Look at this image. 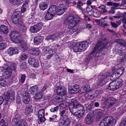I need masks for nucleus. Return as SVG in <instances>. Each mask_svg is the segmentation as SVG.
Returning <instances> with one entry per match:
<instances>
[{
    "instance_id": "f257e3e1",
    "label": "nucleus",
    "mask_w": 126,
    "mask_h": 126,
    "mask_svg": "<svg viewBox=\"0 0 126 126\" xmlns=\"http://www.w3.org/2000/svg\"><path fill=\"white\" fill-rule=\"evenodd\" d=\"M79 21V20H77L73 16H69L65 20L64 23L66 24L67 23H68L69 28H77L76 26Z\"/></svg>"
},
{
    "instance_id": "f03ea898",
    "label": "nucleus",
    "mask_w": 126,
    "mask_h": 126,
    "mask_svg": "<svg viewBox=\"0 0 126 126\" xmlns=\"http://www.w3.org/2000/svg\"><path fill=\"white\" fill-rule=\"evenodd\" d=\"M70 123V120L67 116H64L60 120L58 123L59 126H69Z\"/></svg>"
},
{
    "instance_id": "7ed1b4c3",
    "label": "nucleus",
    "mask_w": 126,
    "mask_h": 126,
    "mask_svg": "<svg viewBox=\"0 0 126 126\" xmlns=\"http://www.w3.org/2000/svg\"><path fill=\"white\" fill-rule=\"evenodd\" d=\"M12 123L13 126H27L26 120L23 119L18 120L14 119Z\"/></svg>"
},
{
    "instance_id": "20e7f679",
    "label": "nucleus",
    "mask_w": 126,
    "mask_h": 126,
    "mask_svg": "<svg viewBox=\"0 0 126 126\" xmlns=\"http://www.w3.org/2000/svg\"><path fill=\"white\" fill-rule=\"evenodd\" d=\"M12 40L15 43H19L21 40L19 39V33L15 31L12 32L10 34Z\"/></svg>"
},
{
    "instance_id": "39448f33",
    "label": "nucleus",
    "mask_w": 126,
    "mask_h": 126,
    "mask_svg": "<svg viewBox=\"0 0 126 126\" xmlns=\"http://www.w3.org/2000/svg\"><path fill=\"white\" fill-rule=\"evenodd\" d=\"M109 73H107V75H100L98 76V81L97 84L98 85H102L105 84V79L110 75Z\"/></svg>"
},
{
    "instance_id": "423d86ee",
    "label": "nucleus",
    "mask_w": 126,
    "mask_h": 126,
    "mask_svg": "<svg viewBox=\"0 0 126 126\" xmlns=\"http://www.w3.org/2000/svg\"><path fill=\"white\" fill-rule=\"evenodd\" d=\"M45 110L43 109L40 110L38 111V123L40 124L41 122H44L46 120L44 116Z\"/></svg>"
},
{
    "instance_id": "0eeeda50",
    "label": "nucleus",
    "mask_w": 126,
    "mask_h": 126,
    "mask_svg": "<svg viewBox=\"0 0 126 126\" xmlns=\"http://www.w3.org/2000/svg\"><path fill=\"white\" fill-rule=\"evenodd\" d=\"M42 26V23H39L33 26H31L30 28V31L32 32H37L41 29Z\"/></svg>"
},
{
    "instance_id": "6e6552de",
    "label": "nucleus",
    "mask_w": 126,
    "mask_h": 126,
    "mask_svg": "<svg viewBox=\"0 0 126 126\" xmlns=\"http://www.w3.org/2000/svg\"><path fill=\"white\" fill-rule=\"evenodd\" d=\"M63 35L62 33H55L51 35H49L45 39L47 40H52V41H55L60 37H62Z\"/></svg>"
},
{
    "instance_id": "1a4fd4ad",
    "label": "nucleus",
    "mask_w": 126,
    "mask_h": 126,
    "mask_svg": "<svg viewBox=\"0 0 126 126\" xmlns=\"http://www.w3.org/2000/svg\"><path fill=\"white\" fill-rule=\"evenodd\" d=\"M20 14L19 12H15L13 13L12 16V22L15 24H17L19 22V19L20 17Z\"/></svg>"
},
{
    "instance_id": "9d476101",
    "label": "nucleus",
    "mask_w": 126,
    "mask_h": 126,
    "mask_svg": "<svg viewBox=\"0 0 126 126\" xmlns=\"http://www.w3.org/2000/svg\"><path fill=\"white\" fill-rule=\"evenodd\" d=\"M93 112L89 113L86 117L85 122L86 124H91L94 121Z\"/></svg>"
},
{
    "instance_id": "9b49d317",
    "label": "nucleus",
    "mask_w": 126,
    "mask_h": 126,
    "mask_svg": "<svg viewBox=\"0 0 126 126\" xmlns=\"http://www.w3.org/2000/svg\"><path fill=\"white\" fill-rule=\"evenodd\" d=\"M105 118L108 126H114L116 123L115 119L111 116H108Z\"/></svg>"
},
{
    "instance_id": "f8f14e48",
    "label": "nucleus",
    "mask_w": 126,
    "mask_h": 126,
    "mask_svg": "<svg viewBox=\"0 0 126 126\" xmlns=\"http://www.w3.org/2000/svg\"><path fill=\"white\" fill-rule=\"evenodd\" d=\"M77 105L76 103H74V102L71 103L69 105V110L70 112L72 114L74 115V114L75 112H77V111H78L77 108L76 107V106Z\"/></svg>"
},
{
    "instance_id": "ddd939ff",
    "label": "nucleus",
    "mask_w": 126,
    "mask_h": 126,
    "mask_svg": "<svg viewBox=\"0 0 126 126\" xmlns=\"http://www.w3.org/2000/svg\"><path fill=\"white\" fill-rule=\"evenodd\" d=\"M4 97L6 101H8L10 99L11 100H14L15 99V93L14 91L12 92H5L4 94Z\"/></svg>"
},
{
    "instance_id": "4468645a",
    "label": "nucleus",
    "mask_w": 126,
    "mask_h": 126,
    "mask_svg": "<svg viewBox=\"0 0 126 126\" xmlns=\"http://www.w3.org/2000/svg\"><path fill=\"white\" fill-rule=\"evenodd\" d=\"M115 100L113 98L110 97L107 99L105 102V106L107 108L112 106L115 103Z\"/></svg>"
},
{
    "instance_id": "2eb2a0df",
    "label": "nucleus",
    "mask_w": 126,
    "mask_h": 126,
    "mask_svg": "<svg viewBox=\"0 0 126 126\" xmlns=\"http://www.w3.org/2000/svg\"><path fill=\"white\" fill-rule=\"evenodd\" d=\"M18 48L16 47H10L7 50L8 54L10 56L16 54L18 53Z\"/></svg>"
},
{
    "instance_id": "dca6fc26",
    "label": "nucleus",
    "mask_w": 126,
    "mask_h": 126,
    "mask_svg": "<svg viewBox=\"0 0 126 126\" xmlns=\"http://www.w3.org/2000/svg\"><path fill=\"white\" fill-rule=\"evenodd\" d=\"M28 62L29 64L32 65V66L34 67H36L39 66V64L38 61L35 60L34 58H29Z\"/></svg>"
},
{
    "instance_id": "f3484780",
    "label": "nucleus",
    "mask_w": 126,
    "mask_h": 126,
    "mask_svg": "<svg viewBox=\"0 0 126 126\" xmlns=\"http://www.w3.org/2000/svg\"><path fill=\"white\" fill-rule=\"evenodd\" d=\"M66 9V8L65 5L61 4L58 6L56 13L58 15H61L64 13Z\"/></svg>"
},
{
    "instance_id": "a211bd4d",
    "label": "nucleus",
    "mask_w": 126,
    "mask_h": 126,
    "mask_svg": "<svg viewBox=\"0 0 126 126\" xmlns=\"http://www.w3.org/2000/svg\"><path fill=\"white\" fill-rule=\"evenodd\" d=\"M91 13V15L95 17H99L101 15L100 12L96 8H93L91 10V11L89 12V13Z\"/></svg>"
},
{
    "instance_id": "6ab92c4d",
    "label": "nucleus",
    "mask_w": 126,
    "mask_h": 126,
    "mask_svg": "<svg viewBox=\"0 0 126 126\" xmlns=\"http://www.w3.org/2000/svg\"><path fill=\"white\" fill-rule=\"evenodd\" d=\"M79 47H80L81 51H84L89 46V43L86 42H83L79 43Z\"/></svg>"
},
{
    "instance_id": "aec40b11",
    "label": "nucleus",
    "mask_w": 126,
    "mask_h": 126,
    "mask_svg": "<svg viewBox=\"0 0 126 126\" xmlns=\"http://www.w3.org/2000/svg\"><path fill=\"white\" fill-rule=\"evenodd\" d=\"M79 47H80L81 51H84L89 46V43L86 42H83L79 43Z\"/></svg>"
},
{
    "instance_id": "412c9836",
    "label": "nucleus",
    "mask_w": 126,
    "mask_h": 126,
    "mask_svg": "<svg viewBox=\"0 0 126 126\" xmlns=\"http://www.w3.org/2000/svg\"><path fill=\"white\" fill-rule=\"evenodd\" d=\"M79 47H80L81 51H84L89 46V43L86 42H83L79 43Z\"/></svg>"
},
{
    "instance_id": "4be33fe9",
    "label": "nucleus",
    "mask_w": 126,
    "mask_h": 126,
    "mask_svg": "<svg viewBox=\"0 0 126 126\" xmlns=\"http://www.w3.org/2000/svg\"><path fill=\"white\" fill-rule=\"evenodd\" d=\"M102 43L98 42L96 45L95 47L93 49V50L91 53L90 54L91 57H93L94 54L96 53V52L98 50L99 48L101 46Z\"/></svg>"
},
{
    "instance_id": "5701e85b",
    "label": "nucleus",
    "mask_w": 126,
    "mask_h": 126,
    "mask_svg": "<svg viewBox=\"0 0 126 126\" xmlns=\"http://www.w3.org/2000/svg\"><path fill=\"white\" fill-rule=\"evenodd\" d=\"M43 37L38 36L35 37L33 40V42L36 45H38L41 43L43 41Z\"/></svg>"
},
{
    "instance_id": "b1692460",
    "label": "nucleus",
    "mask_w": 126,
    "mask_h": 126,
    "mask_svg": "<svg viewBox=\"0 0 126 126\" xmlns=\"http://www.w3.org/2000/svg\"><path fill=\"white\" fill-rule=\"evenodd\" d=\"M20 44V48L21 50L23 51H25L28 49L27 45V43L22 40H20L18 43Z\"/></svg>"
},
{
    "instance_id": "393cba45",
    "label": "nucleus",
    "mask_w": 126,
    "mask_h": 126,
    "mask_svg": "<svg viewBox=\"0 0 126 126\" xmlns=\"http://www.w3.org/2000/svg\"><path fill=\"white\" fill-rule=\"evenodd\" d=\"M117 89L121 86L123 84V80L121 78H118L115 80H114Z\"/></svg>"
},
{
    "instance_id": "a878e982",
    "label": "nucleus",
    "mask_w": 126,
    "mask_h": 126,
    "mask_svg": "<svg viewBox=\"0 0 126 126\" xmlns=\"http://www.w3.org/2000/svg\"><path fill=\"white\" fill-rule=\"evenodd\" d=\"M23 98V102L25 104H28L30 101V99L29 98L28 94L27 92L24 93Z\"/></svg>"
},
{
    "instance_id": "bb28decb",
    "label": "nucleus",
    "mask_w": 126,
    "mask_h": 126,
    "mask_svg": "<svg viewBox=\"0 0 126 126\" xmlns=\"http://www.w3.org/2000/svg\"><path fill=\"white\" fill-rule=\"evenodd\" d=\"M81 89L82 90H80V91L79 92V93H83L85 92H89L91 91L90 87L88 86L82 87Z\"/></svg>"
},
{
    "instance_id": "cd10ccee",
    "label": "nucleus",
    "mask_w": 126,
    "mask_h": 126,
    "mask_svg": "<svg viewBox=\"0 0 126 126\" xmlns=\"http://www.w3.org/2000/svg\"><path fill=\"white\" fill-rule=\"evenodd\" d=\"M59 97L58 99V102H60L59 104V106L61 107H65V105L66 104V103L63 101L65 100L66 99H64V97Z\"/></svg>"
},
{
    "instance_id": "c85d7f7f",
    "label": "nucleus",
    "mask_w": 126,
    "mask_h": 126,
    "mask_svg": "<svg viewBox=\"0 0 126 126\" xmlns=\"http://www.w3.org/2000/svg\"><path fill=\"white\" fill-rule=\"evenodd\" d=\"M54 16V14H52L47 11L46 12L45 18L46 20H50L52 19Z\"/></svg>"
},
{
    "instance_id": "c756f323",
    "label": "nucleus",
    "mask_w": 126,
    "mask_h": 126,
    "mask_svg": "<svg viewBox=\"0 0 126 126\" xmlns=\"http://www.w3.org/2000/svg\"><path fill=\"white\" fill-rule=\"evenodd\" d=\"M0 32L5 34L7 33L8 32V28L6 26L4 25H1L0 26Z\"/></svg>"
},
{
    "instance_id": "7c9ffc66",
    "label": "nucleus",
    "mask_w": 126,
    "mask_h": 126,
    "mask_svg": "<svg viewBox=\"0 0 126 126\" xmlns=\"http://www.w3.org/2000/svg\"><path fill=\"white\" fill-rule=\"evenodd\" d=\"M108 88L110 90L112 91L115 90L117 89L114 81L110 84Z\"/></svg>"
},
{
    "instance_id": "2f4dec72",
    "label": "nucleus",
    "mask_w": 126,
    "mask_h": 126,
    "mask_svg": "<svg viewBox=\"0 0 126 126\" xmlns=\"http://www.w3.org/2000/svg\"><path fill=\"white\" fill-rule=\"evenodd\" d=\"M56 7L55 5L51 6L48 9L47 11L50 13L54 14L55 15L56 13Z\"/></svg>"
},
{
    "instance_id": "473e14b6",
    "label": "nucleus",
    "mask_w": 126,
    "mask_h": 126,
    "mask_svg": "<svg viewBox=\"0 0 126 126\" xmlns=\"http://www.w3.org/2000/svg\"><path fill=\"white\" fill-rule=\"evenodd\" d=\"M74 103H77V105L76 106L77 108L78 111L80 110L81 111H85V109L83 106L80 104H79L78 102L76 101H74Z\"/></svg>"
},
{
    "instance_id": "72a5a7b5",
    "label": "nucleus",
    "mask_w": 126,
    "mask_h": 126,
    "mask_svg": "<svg viewBox=\"0 0 126 126\" xmlns=\"http://www.w3.org/2000/svg\"><path fill=\"white\" fill-rule=\"evenodd\" d=\"M39 6L41 10H44L47 8L48 4L46 2H42L39 4Z\"/></svg>"
},
{
    "instance_id": "f704fd0d",
    "label": "nucleus",
    "mask_w": 126,
    "mask_h": 126,
    "mask_svg": "<svg viewBox=\"0 0 126 126\" xmlns=\"http://www.w3.org/2000/svg\"><path fill=\"white\" fill-rule=\"evenodd\" d=\"M41 49L43 51L42 53L44 55L47 54L48 52L51 53L52 51V50H50V48L48 47H42Z\"/></svg>"
},
{
    "instance_id": "c9c22d12",
    "label": "nucleus",
    "mask_w": 126,
    "mask_h": 126,
    "mask_svg": "<svg viewBox=\"0 0 126 126\" xmlns=\"http://www.w3.org/2000/svg\"><path fill=\"white\" fill-rule=\"evenodd\" d=\"M38 87L36 85L31 87L29 89V91L31 93L33 94L34 93L36 92L38 90Z\"/></svg>"
},
{
    "instance_id": "e433bc0d",
    "label": "nucleus",
    "mask_w": 126,
    "mask_h": 126,
    "mask_svg": "<svg viewBox=\"0 0 126 126\" xmlns=\"http://www.w3.org/2000/svg\"><path fill=\"white\" fill-rule=\"evenodd\" d=\"M85 112L84 111H81L80 110H78L77 112H75L74 114V116L79 118H81Z\"/></svg>"
},
{
    "instance_id": "4c0bfd02",
    "label": "nucleus",
    "mask_w": 126,
    "mask_h": 126,
    "mask_svg": "<svg viewBox=\"0 0 126 126\" xmlns=\"http://www.w3.org/2000/svg\"><path fill=\"white\" fill-rule=\"evenodd\" d=\"M33 109L31 106H29L26 107L25 110V113L26 114H29L32 112Z\"/></svg>"
},
{
    "instance_id": "58836bf2",
    "label": "nucleus",
    "mask_w": 126,
    "mask_h": 126,
    "mask_svg": "<svg viewBox=\"0 0 126 126\" xmlns=\"http://www.w3.org/2000/svg\"><path fill=\"white\" fill-rule=\"evenodd\" d=\"M73 51L74 52H80L81 50L80 47H79V44H75L73 47Z\"/></svg>"
},
{
    "instance_id": "ea45409f",
    "label": "nucleus",
    "mask_w": 126,
    "mask_h": 126,
    "mask_svg": "<svg viewBox=\"0 0 126 126\" xmlns=\"http://www.w3.org/2000/svg\"><path fill=\"white\" fill-rule=\"evenodd\" d=\"M124 70V67H121L117 69V72L116 73L119 77H120L123 74Z\"/></svg>"
},
{
    "instance_id": "a19ab883",
    "label": "nucleus",
    "mask_w": 126,
    "mask_h": 126,
    "mask_svg": "<svg viewBox=\"0 0 126 126\" xmlns=\"http://www.w3.org/2000/svg\"><path fill=\"white\" fill-rule=\"evenodd\" d=\"M119 77L116 73H114L110 77V79L111 80H113V81L115 80L116 79L119 78Z\"/></svg>"
},
{
    "instance_id": "79ce46f5",
    "label": "nucleus",
    "mask_w": 126,
    "mask_h": 126,
    "mask_svg": "<svg viewBox=\"0 0 126 126\" xmlns=\"http://www.w3.org/2000/svg\"><path fill=\"white\" fill-rule=\"evenodd\" d=\"M19 57L21 60H24L28 58V55L25 53H21Z\"/></svg>"
},
{
    "instance_id": "37998d69",
    "label": "nucleus",
    "mask_w": 126,
    "mask_h": 126,
    "mask_svg": "<svg viewBox=\"0 0 126 126\" xmlns=\"http://www.w3.org/2000/svg\"><path fill=\"white\" fill-rule=\"evenodd\" d=\"M100 126H108V124L106 119L105 118L104 119L102 120L99 124Z\"/></svg>"
},
{
    "instance_id": "c03bdc74",
    "label": "nucleus",
    "mask_w": 126,
    "mask_h": 126,
    "mask_svg": "<svg viewBox=\"0 0 126 126\" xmlns=\"http://www.w3.org/2000/svg\"><path fill=\"white\" fill-rule=\"evenodd\" d=\"M66 91L65 89H64L63 91L60 94H58L61 97H64L63 99H66L67 98V96H66Z\"/></svg>"
},
{
    "instance_id": "a18cd8bd",
    "label": "nucleus",
    "mask_w": 126,
    "mask_h": 126,
    "mask_svg": "<svg viewBox=\"0 0 126 126\" xmlns=\"http://www.w3.org/2000/svg\"><path fill=\"white\" fill-rule=\"evenodd\" d=\"M73 88L76 93H79L80 90L79 89V87L78 85L76 84L74 85L73 86Z\"/></svg>"
},
{
    "instance_id": "49530a36",
    "label": "nucleus",
    "mask_w": 126,
    "mask_h": 126,
    "mask_svg": "<svg viewBox=\"0 0 126 126\" xmlns=\"http://www.w3.org/2000/svg\"><path fill=\"white\" fill-rule=\"evenodd\" d=\"M42 96V93L38 92L35 94L34 98L35 99L38 100L41 99Z\"/></svg>"
},
{
    "instance_id": "de8ad7c7",
    "label": "nucleus",
    "mask_w": 126,
    "mask_h": 126,
    "mask_svg": "<svg viewBox=\"0 0 126 126\" xmlns=\"http://www.w3.org/2000/svg\"><path fill=\"white\" fill-rule=\"evenodd\" d=\"M7 84L6 82L1 77H0V84L3 86H5Z\"/></svg>"
},
{
    "instance_id": "09e8293b",
    "label": "nucleus",
    "mask_w": 126,
    "mask_h": 126,
    "mask_svg": "<svg viewBox=\"0 0 126 126\" xmlns=\"http://www.w3.org/2000/svg\"><path fill=\"white\" fill-rule=\"evenodd\" d=\"M70 30L67 31V33L70 34H71L74 32H75L78 29L77 28H69Z\"/></svg>"
},
{
    "instance_id": "8fccbe9b",
    "label": "nucleus",
    "mask_w": 126,
    "mask_h": 126,
    "mask_svg": "<svg viewBox=\"0 0 126 126\" xmlns=\"http://www.w3.org/2000/svg\"><path fill=\"white\" fill-rule=\"evenodd\" d=\"M30 53L32 54H35L38 55L39 54V52L38 50L34 49H32L30 50Z\"/></svg>"
},
{
    "instance_id": "3c124183",
    "label": "nucleus",
    "mask_w": 126,
    "mask_h": 126,
    "mask_svg": "<svg viewBox=\"0 0 126 126\" xmlns=\"http://www.w3.org/2000/svg\"><path fill=\"white\" fill-rule=\"evenodd\" d=\"M99 8L101 10V11L104 12H106L108 10L106 9V6L105 5H101L99 7Z\"/></svg>"
},
{
    "instance_id": "603ef678",
    "label": "nucleus",
    "mask_w": 126,
    "mask_h": 126,
    "mask_svg": "<svg viewBox=\"0 0 126 126\" xmlns=\"http://www.w3.org/2000/svg\"><path fill=\"white\" fill-rule=\"evenodd\" d=\"M64 89L61 86L57 87L56 90L57 94H58L61 93Z\"/></svg>"
},
{
    "instance_id": "864d4df0",
    "label": "nucleus",
    "mask_w": 126,
    "mask_h": 126,
    "mask_svg": "<svg viewBox=\"0 0 126 126\" xmlns=\"http://www.w3.org/2000/svg\"><path fill=\"white\" fill-rule=\"evenodd\" d=\"M96 112L97 113V116L98 118H101L103 116V113L101 110H98Z\"/></svg>"
},
{
    "instance_id": "5fc2aeb1",
    "label": "nucleus",
    "mask_w": 126,
    "mask_h": 126,
    "mask_svg": "<svg viewBox=\"0 0 126 126\" xmlns=\"http://www.w3.org/2000/svg\"><path fill=\"white\" fill-rule=\"evenodd\" d=\"M77 8L81 10L82 8L81 7L83 5V3L81 1H79L77 3Z\"/></svg>"
},
{
    "instance_id": "6e6d98bb",
    "label": "nucleus",
    "mask_w": 126,
    "mask_h": 126,
    "mask_svg": "<svg viewBox=\"0 0 126 126\" xmlns=\"http://www.w3.org/2000/svg\"><path fill=\"white\" fill-rule=\"evenodd\" d=\"M7 44L3 43H0V50H2L5 48Z\"/></svg>"
},
{
    "instance_id": "4d7b16f0",
    "label": "nucleus",
    "mask_w": 126,
    "mask_h": 126,
    "mask_svg": "<svg viewBox=\"0 0 126 126\" xmlns=\"http://www.w3.org/2000/svg\"><path fill=\"white\" fill-rule=\"evenodd\" d=\"M6 77L8 78H9L12 75L11 72H8V71L5 72L4 74Z\"/></svg>"
},
{
    "instance_id": "13d9d810",
    "label": "nucleus",
    "mask_w": 126,
    "mask_h": 126,
    "mask_svg": "<svg viewBox=\"0 0 126 126\" xmlns=\"http://www.w3.org/2000/svg\"><path fill=\"white\" fill-rule=\"evenodd\" d=\"M4 120L3 119H1L0 122V124L1 126H8V124L7 123H4Z\"/></svg>"
},
{
    "instance_id": "bf43d9fd",
    "label": "nucleus",
    "mask_w": 126,
    "mask_h": 126,
    "mask_svg": "<svg viewBox=\"0 0 126 126\" xmlns=\"http://www.w3.org/2000/svg\"><path fill=\"white\" fill-rule=\"evenodd\" d=\"M11 3L13 5H16L18 4V0H10Z\"/></svg>"
},
{
    "instance_id": "052dcab7",
    "label": "nucleus",
    "mask_w": 126,
    "mask_h": 126,
    "mask_svg": "<svg viewBox=\"0 0 126 126\" xmlns=\"http://www.w3.org/2000/svg\"><path fill=\"white\" fill-rule=\"evenodd\" d=\"M3 71H4L5 73V72L8 71V72H11L12 71V69L11 68L9 67H8L6 68H4L3 69Z\"/></svg>"
},
{
    "instance_id": "680f3d73",
    "label": "nucleus",
    "mask_w": 126,
    "mask_h": 126,
    "mask_svg": "<svg viewBox=\"0 0 126 126\" xmlns=\"http://www.w3.org/2000/svg\"><path fill=\"white\" fill-rule=\"evenodd\" d=\"M20 66L21 68L22 69H25L27 67V65L26 63L25 62H24L22 63L20 65Z\"/></svg>"
},
{
    "instance_id": "e2e57ef3",
    "label": "nucleus",
    "mask_w": 126,
    "mask_h": 126,
    "mask_svg": "<svg viewBox=\"0 0 126 126\" xmlns=\"http://www.w3.org/2000/svg\"><path fill=\"white\" fill-rule=\"evenodd\" d=\"M25 76L24 75H21L20 80V82L22 83L24 82L25 81Z\"/></svg>"
},
{
    "instance_id": "0e129e2a",
    "label": "nucleus",
    "mask_w": 126,
    "mask_h": 126,
    "mask_svg": "<svg viewBox=\"0 0 126 126\" xmlns=\"http://www.w3.org/2000/svg\"><path fill=\"white\" fill-rule=\"evenodd\" d=\"M126 124V118L124 119L121 122L120 125V126H124Z\"/></svg>"
},
{
    "instance_id": "69168bd1",
    "label": "nucleus",
    "mask_w": 126,
    "mask_h": 126,
    "mask_svg": "<svg viewBox=\"0 0 126 126\" xmlns=\"http://www.w3.org/2000/svg\"><path fill=\"white\" fill-rule=\"evenodd\" d=\"M59 114L61 116H63H63H66L65 115L66 114L65 111L64 110H63L62 111H60Z\"/></svg>"
},
{
    "instance_id": "338daca9",
    "label": "nucleus",
    "mask_w": 126,
    "mask_h": 126,
    "mask_svg": "<svg viewBox=\"0 0 126 126\" xmlns=\"http://www.w3.org/2000/svg\"><path fill=\"white\" fill-rule=\"evenodd\" d=\"M58 106H57L56 107L52 108L50 109V111L51 112H52L57 111L58 110Z\"/></svg>"
},
{
    "instance_id": "774afa93",
    "label": "nucleus",
    "mask_w": 126,
    "mask_h": 126,
    "mask_svg": "<svg viewBox=\"0 0 126 126\" xmlns=\"http://www.w3.org/2000/svg\"><path fill=\"white\" fill-rule=\"evenodd\" d=\"M52 117H50L49 118V121L51 122L53 121L57 117V115H52Z\"/></svg>"
}]
</instances>
